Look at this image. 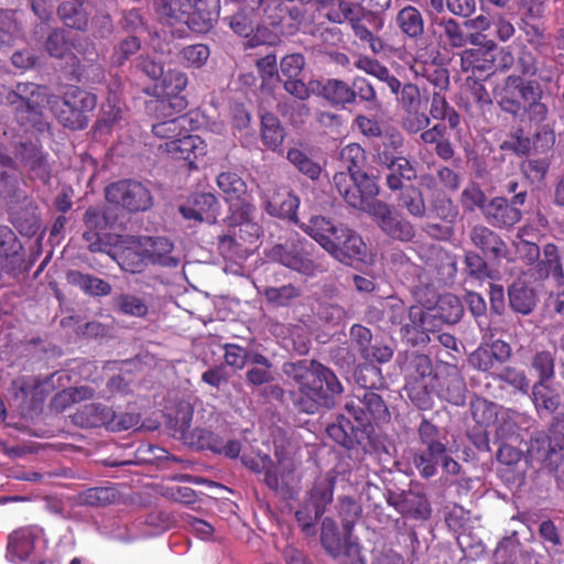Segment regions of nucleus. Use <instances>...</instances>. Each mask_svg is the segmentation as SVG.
I'll list each match as a JSON object with an SVG mask.
<instances>
[{
    "label": "nucleus",
    "instance_id": "obj_51",
    "mask_svg": "<svg viewBox=\"0 0 564 564\" xmlns=\"http://www.w3.org/2000/svg\"><path fill=\"white\" fill-rule=\"evenodd\" d=\"M338 517L341 521V527L345 538H350L354 528L362 514L361 505L350 496L338 497Z\"/></svg>",
    "mask_w": 564,
    "mask_h": 564
},
{
    "label": "nucleus",
    "instance_id": "obj_50",
    "mask_svg": "<svg viewBox=\"0 0 564 564\" xmlns=\"http://www.w3.org/2000/svg\"><path fill=\"white\" fill-rule=\"evenodd\" d=\"M556 349L535 350L530 358V368L538 377L536 381L550 382L555 377Z\"/></svg>",
    "mask_w": 564,
    "mask_h": 564
},
{
    "label": "nucleus",
    "instance_id": "obj_37",
    "mask_svg": "<svg viewBox=\"0 0 564 564\" xmlns=\"http://www.w3.org/2000/svg\"><path fill=\"white\" fill-rule=\"evenodd\" d=\"M13 397L21 405L35 409L44 401L43 382L39 377H20L12 381Z\"/></svg>",
    "mask_w": 564,
    "mask_h": 564
},
{
    "label": "nucleus",
    "instance_id": "obj_15",
    "mask_svg": "<svg viewBox=\"0 0 564 564\" xmlns=\"http://www.w3.org/2000/svg\"><path fill=\"white\" fill-rule=\"evenodd\" d=\"M557 452L546 433L541 431L530 437L527 457L531 464L538 463L554 471L557 479H564V454Z\"/></svg>",
    "mask_w": 564,
    "mask_h": 564
},
{
    "label": "nucleus",
    "instance_id": "obj_47",
    "mask_svg": "<svg viewBox=\"0 0 564 564\" xmlns=\"http://www.w3.org/2000/svg\"><path fill=\"white\" fill-rule=\"evenodd\" d=\"M395 24L404 35L413 40H417L424 33L422 13L413 6H406L397 13Z\"/></svg>",
    "mask_w": 564,
    "mask_h": 564
},
{
    "label": "nucleus",
    "instance_id": "obj_54",
    "mask_svg": "<svg viewBox=\"0 0 564 564\" xmlns=\"http://www.w3.org/2000/svg\"><path fill=\"white\" fill-rule=\"evenodd\" d=\"M68 282L78 285L85 293L94 296H106L111 293V285L104 279L85 274L79 271L67 273Z\"/></svg>",
    "mask_w": 564,
    "mask_h": 564
},
{
    "label": "nucleus",
    "instance_id": "obj_1",
    "mask_svg": "<svg viewBox=\"0 0 564 564\" xmlns=\"http://www.w3.org/2000/svg\"><path fill=\"white\" fill-rule=\"evenodd\" d=\"M539 75L540 80L550 82L535 54L522 48L516 56L513 72L494 88V96L499 108L513 118L527 117L529 122L541 123L547 119L549 106L544 102L541 84L532 79Z\"/></svg>",
    "mask_w": 564,
    "mask_h": 564
},
{
    "label": "nucleus",
    "instance_id": "obj_61",
    "mask_svg": "<svg viewBox=\"0 0 564 564\" xmlns=\"http://www.w3.org/2000/svg\"><path fill=\"white\" fill-rule=\"evenodd\" d=\"M362 15L364 13L349 23L354 35L373 54L383 53L386 50V43L381 37L375 35L373 32L362 22Z\"/></svg>",
    "mask_w": 564,
    "mask_h": 564
},
{
    "label": "nucleus",
    "instance_id": "obj_45",
    "mask_svg": "<svg viewBox=\"0 0 564 564\" xmlns=\"http://www.w3.org/2000/svg\"><path fill=\"white\" fill-rule=\"evenodd\" d=\"M156 13L173 25L177 22H184L189 17L193 9L192 0H153Z\"/></svg>",
    "mask_w": 564,
    "mask_h": 564
},
{
    "label": "nucleus",
    "instance_id": "obj_60",
    "mask_svg": "<svg viewBox=\"0 0 564 564\" xmlns=\"http://www.w3.org/2000/svg\"><path fill=\"white\" fill-rule=\"evenodd\" d=\"M399 205L408 210L415 218H423L426 215V206L423 194L414 185L405 186L401 189Z\"/></svg>",
    "mask_w": 564,
    "mask_h": 564
},
{
    "label": "nucleus",
    "instance_id": "obj_28",
    "mask_svg": "<svg viewBox=\"0 0 564 564\" xmlns=\"http://www.w3.org/2000/svg\"><path fill=\"white\" fill-rule=\"evenodd\" d=\"M219 13L220 0H196L185 24L196 33H207L218 21Z\"/></svg>",
    "mask_w": 564,
    "mask_h": 564
},
{
    "label": "nucleus",
    "instance_id": "obj_30",
    "mask_svg": "<svg viewBox=\"0 0 564 564\" xmlns=\"http://www.w3.org/2000/svg\"><path fill=\"white\" fill-rule=\"evenodd\" d=\"M0 259L8 273L15 272L24 262L23 246L15 232L6 225H0Z\"/></svg>",
    "mask_w": 564,
    "mask_h": 564
},
{
    "label": "nucleus",
    "instance_id": "obj_19",
    "mask_svg": "<svg viewBox=\"0 0 564 564\" xmlns=\"http://www.w3.org/2000/svg\"><path fill=\"white\" fill-rule=\"evenodd\" d=\"M408 310L405 304L398 299H380L367 307L366 317L372 324L391 328L399 327L406 321Z\"/></svg>",
    "mask_w": 564,
    "mask_h": 564
},
{
    "label": "nucleus",
    "instance_id": "obj_38",
    "mask_svg": "<svg viewBox=\"0 0 564 564\" xmlns=\"http://www.w3.org/2000/svg\"><path fill=\"white\" fill-rule=\"evenodd\" d=\"M254 210L252 204H243V207L232 209L231 218L236 224L230 228L232 234L239 232L251 248L260 237V226L252 220Z\"/></svg>",
    "mask_w": 564,
    "mask_h": 564
},
{
    "label": "nucleus",
    "instance_id": "obj_14",
    "mask_svg": "<svg viewBox=\"0 0 564 564\" xmlns=\"http://www.w3.org/2000/svg\"><path fill=\"white\" fill-rule=\"evenodd\" d=\"M399 327L402 339L409 345L425 346L437 332V319L431 312H424L422 307L413 305L408 310L406 321Z\"/></svg>",
    "mask_w": 564,
    "mask_h": 564
},
{
    "label": "nucleus",
    "instance_id": "obj_8",
    "mask_svg": "<svg viewBox=\"0 0 564 564\" xmlns=\"http://www.w3.org/2000/svg\"><path fill=\"white\" fill-rule=\"evenodd\" d=\"M419 447L413 464L421 477L429 479L436 475L437 466L447 452V437L443 430L425 416L416 429Z\"/></svg>",
    "mask_w": 564,
    "mask_h": 564
},
{
    "label": "nucleus",
    "instance_id": "obj_22",
    "mask_svg": "<svg viewBox=\"0 0 564 564\" xmlns=\"http://www.w3.org/2000/svg\"><path fill=\"white\" fill-rule=\"evenodd\" d=\"M180 213L195 223L214 224L219 214V203L214 194L199 193L191 197L187 205L180 206Z\"/></svg>",
    "mask_w": 564,
    "mask_h": 564
},
{
    "label": "nucleus",
    "instance_id": "obj_44",
    "mask_svg": "<svg viewBox=\"0 0 564 564\" xmlns=\"http://www.w3.org/2000/svg\"><path fill=\"white\" fill-rule=\"evenodd\" d=\"M432 315L437 319V327L443 323L456 324L464 315V306L458 296L446 293L438 297Z\"/></svg>",
    "mask_w": 564,
    "mask_h": 564
},
{
    "label": "nucleus",
    "instance_id": "obj_33",
    "mask_svg": "<svg viewBox=\"0 0 564 564\" xmlns=\"http://www.w3.org/2000/svg\"><path fill=\"white\" fill-rule=\"evenodd\" d=\"M36 534L31 528L14 530L8 538L7 558L13 564L24 563L34 550Z\"/></svg>",
    "mask_w": 564,
    "mask_h": 564
},
{
    "label": "nucleus",
    "instance_id": "obj_49",
    "mask_svg": "<svg viewBox=\"0 0 564 564\" xmlns=\"http://www.w3.org/2000/svg\"><path fill=\"white\" fill-rule=\"evenodd\" d=\"M355 67L386 83L392 94L399 91L400 80L379 61L369 56H360L355 62Z\"/></svg>",
    "mask_w": 564,
    "mask_h": 564
},
{
    "label": "nucleus",
    "instance_id": "obj_43",
    "mask_svg": "<svg viewBox=\"0 0 564 564\" xmlns=\"http://www.w3.org/2000/svg\"><path fill=\"white\" fill-rule=\"evenodd\" d=\"M508 297L511 310L522 315L530 314L536 305L534 290L520 279L508 288Z\"/></svg>",
    "mask_w": 564,
    "mask_h": 564
},
{
    "label": "nucleus",
    "instance_id": "obj_2",
    "mask_svg": "<svg viewBox=\"0 0 564 564\" xmlns=\"http://www.w3.org/2000/svg\"><path fill=\"white\" fill-rule=\"evenodd\" d=\"M347 415L338 414L326 427V433L346 449H361L372 454L379 449V440L372 422L388 423L391 413L383 398L372 390L356 394V400L346 402Z\"/></svg>",
    "mask_w": 564,
    "mask_h": 564
},
{
    "label": "nucleus",
    "instance_id": "obj_36",
    "mask_svg": "<svg viewBox=\"0 0 564 564\" xmlns=\"http://www.w3.org/2000/svg\"><path fill=\"white\" fill-rule=\"evenodd\" d=\"M187 84V75L178 69H170L163 74L162 94L169 99L171 108L182 111L187 107V100L181 96Z\"/></svg>",
    "mask_w": 564,
    "mask_h": 564
},
{
    "label": "nucleus",
    "instance_id": "obj_17",
    "mask_svg": "<svg viewBox=\"0 0 564 564\" xmlns=\"http://www.w3.org/2000/svg\"><path fill=\"white\" fill-rule=\"evenodd\" d=\"M434 395L454 405H463L466 400V384L458 369L454 366L447 367L445 371L437 372L431 383Z\"/></svg>",
    "mask_w": 564,
    "mask_h": 564
},
{
    "label": "nucleus",
    "instance_id": "obj_29",
    "mask_svg": "<svg viewBox=\"0 0 564 564\" xmlns=\"http://www.w3.org/2000/svg\"><path fill=\"white\" fill-rule=\"evenodd\" d=\"M487 223L495 228H511L520 221L522 213L503 197L492 198L484 209Z\"/></svg>",
    "mask_w": 564,
    "mask_h": 564
},
{
    "label": "nucleus",
    "instance_id": "obj_10",
    "mask_svg": "<svg viewBox=\"0 0 564 564\" xmlns=\"http://www.w3.org/2000/svg\"><path fill=\"white\" fill-rule=\"evenodd\" d=\"M327 0H268L260 14L262 21L284 36H291L300 31L306 19L303 4L316 2L325 4Z\"/></svg>",
    "mask_w": 564,
    "mask_h": 564
},
{
    "label": "nucleus",
    "instance_id": "obj_11",
    "mask_svg": "<svg viewBox=\"0 0 564 564\" xmlns=\"http://www.w3.org/2000/svg\"><path fill=\"white\" fill-rule=\"evenodd\" d=\"M105 197L109 204L129 213L144 212L153 204L150 189L141 182L120 180L105 188Z\"/></svg>",
    "mask_w": 564,
    "mask_h": 564
},
{
    "label": "nucleus",
    "instance_id": "obj_23",
    "mask_svg": "<svg viewBox=\"0 0 564 564\" xmlns=\"http://www.w3.org/2000/svg\"><path fill=\"white\" fill-rule=\"evenodd\" d=\"M160 149L174 160H183L191 166L195 160L206 152L205 141L196 134L183 133L174 140L165 141Z\"/></svg>",
    "mask_w": 564,
    "mask_h": 564
},
{
    "label": "nucleus",
    "instance_id": "obj_16",
    "mask_svg": "<svg viewBox=\"0 0 564 564\" xmlns=\"http://www.w3.org/2000/svg\"><path fill=\"white\" fill-rule=\"evenodd\" d=\"M14 158L43 183L51 180L48 154L43 151L40 141H20L13 148Z\"/></svg>",
    "mask_w": 564,
    "mask_h": 564
},
{
    "label": "nucleus",
    "instance_id": "obj_32",
    "mask_svg": "<svg viewBox=\"0 0 564 564\" xmlns=\"http://www.w3.org/2000/svg\"><path fill=\"white\" fill-rule=\"evenodd\" d=\"M460 67L463 72H470L467 78H478L481 83L495 73L494 58L480 48H468L462 53Z\"/></svg>",
    "mask_w": 564,
    "mask_h": 564
},
{
    "label": "nucleus",
    "instance_id": "obj_59",
    "mask_svg": "<svg viewBox=\"0 0 564 564\" xmlns=\"http://www.w3.org/2000/svg\"><path fill=\"white\" fill-rule=\"evenodd\" d=\"M321 543L334 558L341 554L343 543L337 523L333 518L326 517L322 520Z\"/></svg>",
    "mask_w": 564,
    "mask_h": 564
},
{
    "label": "nucleus",
    "instance_id": "obj_5",
    "mask_svg": "<svg viewBox=\"0 0 564 564\" xmlns=\"http://www.w3.org/2000/svg\"><path fill=\"white\" fill-rule=\"evenodd\" d=\"M47 88L34 83H18L7 95V101L13 107L18 124L26 132L52 134V124L44 116V102L47 104Z\"/></svg>",
    "mask_w": 564,
    "mask_h": 564
},
{
    "label": "nucleus",
    "instance_id": "obj_6",
    "mask_svg": "<svg viewBox=\"0 0 564 564\" xmlns=\"http://www.w3.org/2000/svg\"><path fill=\"white\" fill-rule=\"evenodd\" d=\"M47 106L64 128L77 131L88 127V113L97 106V96L79 86L68 85L62 95H51Z\"/></svg>",
    "mask_w": 564,
    "mask_h": 564
},
{
    "label": "nucleus",
    "instance_id": "obj_35",
    "mask_svg": "<svg viewBox=\"0 0 564 564\" xmlns=\"http://www.w3.org/2000/svg\"><path fill=\"white\" fill-rule=\"evenodd\" d=\"M389 505L403 517L416 520H426L431 516V506L424 494L409 491L400 495L395 500H388Z\"/></svg>",
    "mask_w": 564,
    "mask_h": 564
},
{
    "label": "nucleus",
    "instance_id": "obj_39",
    "mask_svg": "<svg viewBox=\"0 0 564 564\" xmlns=\"http://www.w3.org/2000/svg\"><path fill=\"white\" fill-rule=\"evenodd\" d=\"M143 242L151 264L165 268H176L178 265V259L172 256L174 246L167 238L147 237Z\"/></svg>",
    "mask_w": 564,
    "mask_h": 564
},
{
    "label": "nucleus",
    "instance_id": "obj_25",
    "mask_svg": "<svg viewBox=\"0 0 564 564\" xmlns=\"http://www.w3.org/2000/svg\"><path fill=\"white\" fill-rule=\"evenodd\" d=\"M83 239L87 243V249L93 252H105L108 243L106 241L107 219L96 207H89L84 214Z\"/></svg>",
    "mask_w": 564,
    "mask_h": 564
},
{
    "label": "nucleus",
    "instance_id": "obj_26",
    "mask_svg": "<svg viewBox=\"0 0 564 564\" xmlns=\"http://www.w3.org/2000/svg\"><path fill=\"white\" fill-rule=\"evenodd\" d=\"M254 13L241 8L235 14L224 19L236 34L248 39L247 45L250 47L264 44L267 42L264 36L270 34L268 28L263 25L254 28Z\"/></svg>",
    "mask_w": 564,
    "mask_h": 564
},
{
    "label": "nucleus",
    "instance_id": "obj_12",
    "mask_svg": "<svg viewBox=\"0 0 564 564\" xmlns=\"http://www.w3.org/2000/svg\"><path fill=\"white\" fill-rule=\"evenodd\" d=\"M466 85L471 100L462 98L460 108L474 127L486 129L497 115L494 100L485 84L478 78H466Z\"/></svg>",
    "mask_w": 564,
    "mask_h": 564
},
{
    "label": "nucleus",
    "instance_id": "obj_48",
    "mask_svg": "<svg viewBox=\"0 0 564 564\" xmlns=\"http://www.w3.org/2000/svg\"><path fill=\"white\" fill-rule=\"evenodd\" d=\"M354 180V194L360 200L359 204L352 205L354 208L367 210L377 203L376 196L379 194V187L375 178L370 177L365 171L358 173Z\"/></svg>",
    "mask_w": 564,
    "mask_h": 564
},
{
    "label": "nucleus",
    "instance_id": "obj_62",
    "mask_svg": "<svg viewBox=\"0 0 564 564\" xmlns=\"http://www.w3.org/2000/svg\"><path fill=\"white\" fill-rule=\"evenodd\" d=\"M433 23L441 30L440 37L452 47H463L466 44V37L459 23L453 18H435Z\"/></svg>",
    "mask_w": 564,
    "mask_h": 564
},
{
    "label": "nucleus",
    "instance_id": "obj_55",
    "mask_svg": "<svg viewBox=\"0 0 564 564\" xmlns=\"http://www.w3.org/2000/svg\"><path fill=\"white\" fill-rule=\"evenodd\" d=\"M112 308L123 315L132 317H145L149 313V306L144 299L131 294L120 293L112 299Z\"/></svg>",
    "mask_w": 564,
    "mask_h": 564
},
{
    "label": "nucleus",
    "instance_id": "obj_4",
    "mask_svg": "<svg viewBox=\"0 0 564 564\" xmlns=\"http://www.w3.org/2000/svg\"><path fill=\"white\" fill-rule=\"evenodd\" d=\"M299 226L334 259L344 264L351 265L366 258L367 246L361 236L344 224H335L332 219L317 215Z\"/></svg>",
    "mask_w": 564,
    "mask_h": 564
},
{
    "label": "nucleus",
    "instance_id": "obj_13",
    "mask_svg": "<svg viewBox=\"0 0 564 564\" xmlns=\"http://www.w3.org/2000/svg\"><path fill=\"white\" fill-rule=\"evenodd\" d=\"M241 463L256 474H263V481L273 491H279L282 485H286L293 473V463L288 459H279L274 464L267 454L242 455Z\"/></svg>",
    "mask_w": 564,
    "mask_h": 564
},
{
    "label": "nucleus",
    "instance_id": "obj_46",
    "mask_svg": "<svg viewBox=\"0 0 564 564\" xmlns=\"http://www.w3.org/2000/svg\"><path fill=\"white\" fill-rule=\"evenodd\" d=\"M532 400L539 415L542 412L555 413L561 406L560 393L549 382L535 381L532 387Z\"/></svg>",
    "mask_w": 564,
    "mask_h": 564
},
{
    "label": "nucleus",
    "instance_id": "obj_34",
    "mask_svg": "<svg viewBox=\"0 0 564 564\" xmlns=\"http://www.w3.org/2000/svg\"><path fill=\"white\" fill-rule=\"evenodd\" d=\"M262 204L268 214L279 218H288L295 224L297 220V208L300 199L291 192L281 193L275 191L271 198L268 195L262 196Z\"/></svg>",
    "mask_w": 564,
    "mask_h": 564
},
{
    "label": "nucleus",
    "instance_id": "obj_58",
    "mask_svg": "<svg viewBox=\"0 0 564 564\" xmlns=\"http://www.w3.org/2000/svg\"><path fill=\"white\" fill-rule=\"evenodd\" d=\"M339 161L352 175L361 173L367 164L366 150L359 143H349L341 148Z\"/></svg>",
    "mask_w": 564,
    "mask_h": 564
},
{
    "label": "nucleus",
    "instance_id": "obj_41",
    "mask_svg": "<svg viewBox=\"0 0 564 564\" xmlns=\"http://www.w3.org/2000/svg\"><path fill=\"white\" fill-rule=\"evenodd\" d=\"M116 260L121 270L132 274L143 272L150 263L143 241L123 247L117 253Z\"/></svg>",
    "mask_w": 564,
    "mask_h": 564
},
{
    "label": "nucleus",
    "instance_id": "obj_57",
    "mask_svg": "<svg viewBox=\"0 0 564 564\" xmlns=\"http://www.w3.org/2000/svg\"><path fill=\"white\" fill-rule=\"evenodd\" d=\"M285 133L278 117L265 113L261 117V139L265 147L272 151L281 148Z\"/></svg>",
    "mask_w": 564,
    "mask_h": 564
},
{
    "label": "nucleus",
    "instance_id": "obj_7",
    "mask_svg": "<svg viewBox=\"0 0 564 564\" xmlns=\"http://www.w3.org/2000/svg\"><path fill=\"white\" fill-rule=\"evenodd\" d=\"M400 369L404 376V391L409 400L420 410H431L434 404L431 383L437 373L432 358L417 351L406 352Z\"/></svg>",
    "mask_w": 564,
    "mask_h": 564
},
{
    "label": "nucleus",
    "instance_id": "obj_53",
    "mask_svg": "<svg viewBox=\"0 0 564 564\" xmlns=\"http://www.w3.org/2000/svg\"><path fill=\"white\" fill-rule=\"evenodd\" d=\"M384 167L389 171L386 176V184L391 191H401L405 187V181L411 182L416 178V170L406 158Z\"/></svg>",
    "mask_w": 564,
    "mask_h": 564
},
{
    "label": "nucleus",
    "instance_id": "obj_18",
    "mask_svg": "<svg viewBox=\"0 0 564 564\" xmlns=\"http://www.w3.org/2000/svg\"><path fill=\"white\" fill-rule=\"evenodd\" d=\"M313 248V243L305 238L288 241L284 246L280 247V262L305 275H314L317 265L311 259V250Z\"/></svg>",
    "mask_w": 564,
    "mask_h": 564
},
{
    "label": "nucleus",
    "instance_id": "obj_64",
    "mask_svg": "<svg viewBox=\"0 0 564 564\" xmlns=\"http://www.w3.org/2000/svg\"><path fill=\"white\" fill-rule=\"evenodd\" d=\"M470 412L478 425L488 427L497 421L498 405L485 398L476 397L470 402Z\"/></svg>",
    "mask_w": 564,
    "mask_h": 564
},
{
    "label": "nucleus",
    "instance_id": "obj_40",
    "mask_svg": "<svg viewBox=\"0 0 564 564\" xmlns=\"http://www.w3.org/2000/svg\"><path fill=\"white\" fill-rule=\"evenodd\" d=\"M336 479V471L329 470L323 477L317 478L311 488L308 503L316 508L317 514H324L326 507L332 503Z\"/></svg>",
    "mask_w": 564,
    "mask_h": 564
},
{
    "label": "nucleus",
    "instance_id": "obj_3",
    "mask_svg": "<svg viewBox=\"0 0 564 564\" xmlns=\"http://www.w3.org/2000/svg\"><path fill=\"white\" fill-rule=\"evenodd\" d=\"M282 370L297 386L290 395L300 412L315 414L323 408L332 409L344 391L336 373L316 359L284 362Z\"/></svg>",
    "mask_w": 564,
    "mask_h": 564
},
{
    "label": "nucleus",
    "instance_id": "obj_56",
    "mask_svg": "<svg viewBox=\"0 0 564 564\" xmlns=\"http://www.w3.org/2000/svg\"><path fill=\"white\" fill-rule=\"evenodd\" d=\"M218 249L224 258L232 261L246 259L252 251L239 232L232 234L231 231L219 237Z\"/></svg>",
    "mask_w": 564,
    "mask_h": 564
},
{
    "label": "nucleus",
    "instance_id": "obj_63",
    "mask_svg": "<svg viewBox=\"0 0 564 564\" xmlns=\"http://www.w3.org/2000/svg\"><path fill=\"white\" fill-rule=\"evenodd\" d=\"M500 150L517 156L528 155L531 150V139L523 128L518 127L500 143Z\"/></svg>",
    "mask_w": 564,
    "mask_h": 564
},
{
    "label": "nucleus",
    "instance_id": "obj_52",
    "mask_svg": "<svg viewBox=\"0 0 564 564\" xmlns=\"http://www.w3.org/2000/svg\"><path fill=\"white\" fill-rule=\"evenodd\" d=\"M321 95L334 107L351 105L350 85L341 79H327L322 85Z\"/></svg>",
    "mask_w": 564,
    "mask_h": 564
},
{
    "label": "nucleus",
    "instance_id": "obj_31",
    "mask_svg": "<svg viewBox=\"0 0 564 564\" xmlns=\"http://www.w3.org/2000/svg\"><path fill=\"white\" fill-rule=\"evenodd\" d=\"M375 151L376 160L381 166L393 165L395 162L405 159L402 133L395 128L384 131Z\"/></svg>",
    "mask_w": 564,
    "mask_h": 564
},
{
    "label": "nucleus",
    "instance_id": "obj_9",
    "mask_svg": "<svg viewBox=\"0 0 564 564\" xmlns=\"http://www.w3.org/2000/svg\"><path fill=\"white\" fill-rule=\"evenodd\" d=\"M141 416L138 413H119L112 406L102 403H87L80 405L70 415L74 425L82 429L105 427L110 432H122L135 427Z\"/></svg>",
    "mask_w": 564,
    "mask_h": 564
},
{
    "label": "nucleus",
    "instance_id": "obj_24",
    "mask_svg": "<svg viewBox=\"0 0 564 564\" xmlns=\"http://www.w3.org/2000/svg\"><path fill=\"white\" fill-rule=\"evenodd\" d=\"M535 279H552L557 286L564 285L563 259L558 247L553 242L543 246L536 265L532 268Z\"/></svg>",
    "mask_w": 564,
    "mask_h": 564
},
{
    "label": "nucleus",
    "instance_id": "obj_20",
    "mask_svg": "<svg viewBox=\"0 0 564 564\" xmlns=\"http://www.w3.org/2000/svg\"><path fill=\"white\" fill-rule=\"evenodd\" d=\"M471 243L480 250L488 260L500 263L508 258L509 249L499 234L485 225H476L469 231Z\"/></svg>",
    "mask_w": 564,
    "mask_h": 564
},
{
    "label": "nucleus",
    "instance_id": "obj_27",
    "mask_svg": "<svg viewBox=\"0 0 564 564\" xmlns=\"http://www.w3.org/2000/svg\"><path fill=\"white\" fill-rule=\"evenodd\" d=\"M216 183L225 200L231 205V210L243 207V204H251L248 185L238 173L232 171L221 172L218 174Z\"/></svg>",
    "mask_w": 564,
    "mask_h": 564
},
{
    "label": "nucleus",
    "instance_id": "obj_21",
    "mask_svg": "<svg viewBox=\"0 0 564 564\" xmlns=\"http://www.w3.org/2000/svg\"><path fill=\"white\" fill-rule=\"evenodd\" d=\"M373 215L378 226L389 237L401 241H411L414 238L413 225L409 220L394 215L387 204L377 200L373 205Z\"/></svg>",
    "mask_w": 564,
    "mask_h": 564
},
{
    "label": "nucleus",
    "instance_id": "obj_42",
    "mask_svg": "<svg viewBox=\"0 0 564 564\" xmlns=\"http://www.w3.org/2000/svg\"><path fill=\"white\" fill-rule=\"evenodd\" d=\"M85 0H63L56 9L57 15L65 26L85 31L88 26V12Z\"/></svg>",
    "mask_w": 564,
    "mask_h": 564
}]
</instances>
